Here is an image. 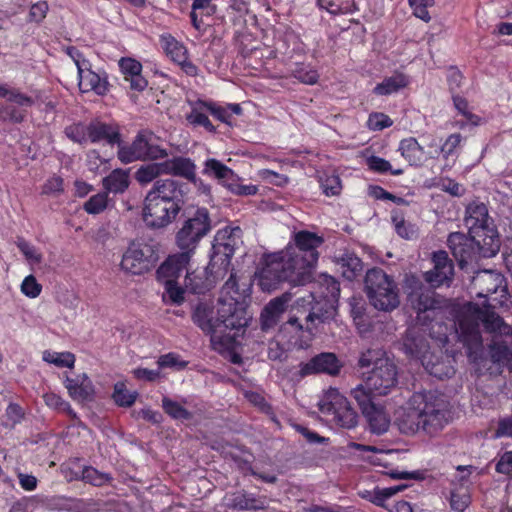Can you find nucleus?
<instances>
[{
    "label": "nucleus",
    "instance_id": "nucleus-1",
    "mask_svg": "<svg viewBox=\"0 0 512 512\" xmlns=\"http://www.w3.org/2000/svg\"><path fill=\"white\" fill-rule=\"evenodd\" d=\"M323 243V236L300 230L293 233L283 250L264 254L261 258L262 267L257 272L261 290L272 292L284 282L293 287L312 282L319 259L318 249Z\"/></svg>",
    "mask_w": 512,
    "mask_h": 512
},
{
    "label": "nucleus",
    "instance_id": "nucleus-2",
    "mask_svg": "<svg viewBox=\"0 0 512 512\" xmlns=\"http://www.w3.org/2000/svg\"><path fill=\"white\" fill-rule=\"evenodd\" d=\"M451 419L450 403L435 391L414 393L395 420L402 434L435 436Z\"/></svg>",
    "mask_w": 512,
    "mask_h": 512
},
{
    "label": "nucleus",
    "instance_id": "nucleus-3",
    "mask_svg": "<svg viewBox=\"0 0 512 512\" xmlns=\"http://www.w3.org/2000/svg\"><path fill=\"white\" fill-rule=\"evenodd\" d=\"M456 324L459 341L466 348L470 357L482 348L480 324H483L485 331L492 333L501 331L504 321L490 308H482L477 303L468 302L457 312Z\"/></svg>",
    "mask_w": 512,
    "mask_h": 512
},
{
    "label": "nucleus",
    "instance_id": "nucleus-4",
    "mask_svg": "<svg viewBox=\"0 0 512 512\" xmlns=\"http://www.w3.org/2000/svg\"><path fill=\"white\" fill-rule=\"evenodd\" d=\"M447 246L461 269L481 258H491L500 249V242L493 238L478 237L472 233L451 232Z\"/></svg>",
    "mask_w": 512,
    "mask_h": 512
},
{
    "label": "nucleus",
    "instance_id": "nucleus-5",
    "mask_svg": "<svg viewBox=\"0 0 512 512\" xmlns=\"http://www.w3.org/2000/svg\"><path fill=\"white\" fill-rule=\"evenodd\" d=\"M246 296L245 291L239 290L236 274L232 271L221 289L218 300L220 321L229 330H239L247 325Z\"/></svg>",
    "mask_w": 512,
    "mask_h": 512
},
{
    "label": "nucleus",
    "instance_id": "nucleus-6",
    "mask_svg": "<svg viewBox=\"0 0 512 512\" xmlns=\"http://www.w3.org/2000/svg\"><path fill=\"white\" fill-rule=\"evenodd\" d=\"M411 308L416 312V322L429 328L430 335L438 342L448 340V326L443 322L444 310L436 294L426 289L422 293L408 300Z\"/></svg>",
    "mask_w": 512,
    "mask_h": 512
},
{
    "label": "nucleus",
    "instance_id": "nucleus-7",
    "mask_svg": "<svg viewBox=\"0 0 512 512\" xmlns=\"http://www.w3.org/2000/svg\"><path fill=\"white\" fill-rule=\"evenodd\" d=\"M364 288L371 305L379 311L391 312L400 304L397 283L379 267L366 272Z\"/></svg>",
    "mask_w": 512,
    "mask_h": 512
},
{
    "label": "nucleus",
    "instance_id": "nucleus-8",
    "mask_svg": "<svg viewBox=\"0 0 512 512\" xmlns=\"http://www.w3.org/2000/svg\"><path fill=\"white\" fill-rule=\"evenodd\" d=\"M317 297L314 292H310L307 298H299L292 308L297 314H305V329L310 334H314L321 324L333 319L338 304L327 298Z\"/></svg>",
    "mask_w": 512,
    "mask_h": 512
},
{
    "label": "nucleus",
    "instance_id": "nucleus-9",
    "mask_svg": "<svg viewBox=\"0 0 512 512\" xmlns=\"http://www.w3.org/2000/svg\"><path fill=\"white\" fill-rule=\"evenodd\" d=\"M319 410L330 417V421L338 427L351 429L358 423V414L336 388H330L325 392L319 402Z\"/></svg>",
    "mask_w": 512,
    "mask_h": 512
},
{
    "label": "nucleus",
    "instance_id": "nucleus-10",
    "mask_svg": "<svg viewBox=\"0 0 512 512\" xmlns=\"http://www.w3.org/2000/svg\"><path fill=\"white\" fill-rule=\"evenodd\" d=\"M397 367L388 359H377L374 367L365 379L363 384H359L355 389H362L370 397L384 396L398 383Z\"/></svg>",
    "mask_w": 512,
    "mask_h": 512
},
{
    "label": "nucleus",
    "instance_id": "nucleus-11",
    "mask_svg": "<svg viewBox=\"0 0 512 512\" xmlns=\"http://www.w3.org/2000/svg\"><path fill=\"white\" fill-rule=\"evenodd\" d=\"M159 260L158 248L146 242H132L122 256L120 267L126 273L143 275Z\"/></svg>",
    "mask_w": 512,
    "mask_h": 512
},
{
    "label": "nucleus",
    "instance_id": "nucleus-12",
    "mask_svg": "<svg viewBox=\"0 0 512 512\" xmlns=\"http://www.w3.org/2000/svg\"><path fill=\"white\" fill-rule=\"evenodd\" d=\"M211 230V219L206 208H198L194 215L188 218L177 232L178 247L190 255L194 252L199 241Z\"/></svg>",
    "mask_w": 512,
    "mask_h": 512
},
{
    "label": "nucleus",
    "instance_id": "nucleus-13",
    "mask_svg": "<svg viewBox=\"0 0 512 512\" xmlns=\"http://www.w3.org/2000/svg\"><path fill=\"white\" fill-rule=\"evenodd\" d=\"M351 396L356 400L372 433L382 435L390 426V416L385 407L374 402L362 389H353Z\"/></svg>",
    "mask_w": 512,
    "mask_h": 512
},
{
    "label": "nucleus",
    "instance_id": "nucleus-14",
    "mask_svg": "<svg viewBox=\"0 0 512 512\" xmlns=\"http://www.w3.org/2000/svg\"><path fill=\"white\" fill-rule=\"evenodd\" d=\"M464 224L469 233L478 237L493 238L500 242L494 221L489 216L487 206L484 203L472 201L466 206Z\"/></svg>",
    "mask_w": 512,
    "mask_h": 512
},
{
    "label": "nucleus",
    "instance_id": "nucleus-15",
    "mask_svg": "<svg viewBox=\"0 0 512 512\" xmlns=\"http://www.w3.org/2000/svg\"><path fill=\"white\" fill-rule=\"evenodd\" d=\"M235 253V243L227 231H218L212 243L208 268L216 277H225L230 270L231 259Z\"/></svg>",
    "mask_w": 512,
    "mask_h": 512
},
{
    "label": "nucleus",
    "instance_id": "nucleus-16",
    "mask_svg": "<svg viewBox=\"0 0 512 512\" xmlns=\"http://www.w3.org/2000/svg\"><path fill=\"white\" fill-rule=\"evenodd\" d=\"M147 193L144 200L143 220L152 228H163L170 224L179 214L181 208L170 202L159 201Z\"/></svg>",
    "mask_w": 512,
    "mask_h": 512
},
{
    "label": "nucleus",
    "instance_id": "nucleus-17",
    "mask_svg": "<svg viewBox=\"0 0 512 512\" xmlns=\"http://www.w3.org/2000/svg\"><path fill=\"white\" fill-rule=\"evenodd\" d=\"M427 337L438 341L430 335L428 327L418 323L408 327L402 343L405 354L411 358L419 359L421 362L426 360L430 356V346Z\"/></svg>",
    "mask_w": 512,
    "mask_h": 512
},
{
    "label": "nucleus",
    "instance_id": "nucleus-18",
    "mask_svg": "<svg viewBox=\"0 0 512 512\" xmlns=\"http://www.w3.org/2000/svg\"><path fill=\"white\" fill-rule=\"evenodd\" d=\"M433 268L423 273V279L432 287L449 286L454 277V264L448 253L439 250L432 255Z\"/></svg>",
    "mask_w": 512,
    "mask_h": 512
},
{
    "label": "nucleus",
    "instance_id": "nucleus-19",
    "mask_svg": "<svg viewBox=\"0 0 512 512\" xmlns=\"http://www.w3.org/2000/svg\"><path fill=\"white\" fill-rule=\"evenodd\" d=\"M341 367L342 364L334 353L322 352L307 362H301L298 374L301 378L319 373L335 376L339 374Z\"/></svg>",
    "mask_w": 512,
    "mask_h": 512
},
{
    "label": "nucleus",
    "instance_id": "nucleus-20",
    "mask_svg": "<svg viewBox=\"0 0 512 512\" xmlns=\"http://www.w3.org/2000/svg\"><path fill=\"white\" fill-rule=\"evenodd\" d=\"M184 183H180L174 179H159L153 184L152 189L148 192L152 198H159V201L170 202V204L182 207L184 203Z\"/></svg>",
    "mask_w": 512,
    "mask_h": 512
},
{
    "label": "nucleus",
    "instance_id": "nucleus-21",
    "mask_svg": "<svg viewBox=\"0 0 512 512\" xmlns=\"http://www.w3.org/2000/svg\"><path fill=\"white\" fill-rule=\"evenodd\" d=\"M191 255L181 250L180 253L170 255L157 269L156 277L161 283L167 279L176 281L187 270Z\"/></svg>",
    "mask_w": 512,
    "mask_h": 512
},
{
    "label": "nucleus",
    "instance_id": "nucleus-22",
    "mask_svg": "<svg viewBox=\"0 0 512 512\" xmlns=\"http://www.w3.org/2000/svg\"><path fill=\"white\" fill-rule=\"evenodd\" d=\"M292 300V293L284 292L278 297L271 299L263 308L260 315L262 330H268L277 325L281 315L286 311Z\"/></svg>",
    "mask_w": 512,
    "mask_h": 512
},
{
    "label": "nucleus",
    "instance_id": "nucleus-23",
    "mask_svg": "<svg viewBox=\"0 0 512 512\" xmlns=\"http://www.w3.org/2000/svg\"><path fill=\"white\" fill-rule=\"evenodd\" d=\"M78 77V85L82 93L94 92L98 96H103L109 92L107 78L93 72L90 64L81 63L79 65Z\"/></svg>",
    "mask_w": 512,
    "mask_h": 512
},
{
    "label": "nucleus",
    "instance_id": "nucleus-24",
    "mask_svg": "<svg viewBox=\"0 0 512 512\" xmlns=\"http://www.w3.org/2000/svg\"><path fill=\"white\" fill-rule=\"evenodd\" d=\"M488 360L491 363L489 369L496 373H503L504 370L512 372V350L503 340H493L487 348Z\"/></svg>",
    "mask_w": 512,
    "mask_h": 512
},
{
    "label": "nucleus",
    "instance_id": "nucleus-25",
    "mask_svg": "<svg viewBox=\"0 0 512 512\" xmlns=\"http://www.w3.org/2000/svg\"><path fill=\"white\" fill-rule=\"evenodd\" d=\"M223 278L216 277V273L211 272L207 266L203 270L187 272L185 286L193 294H205L215 287L217 281Z\"/></svg>",
    "mask_w": 512,
    "mask_h": 512
},
{
    "label": "nucleus",
    "instance_id": "nucleus-26",
    "mask_svg": "<svg viewBox=\"0 0 512 512\" xmlns=\"http://www.w3.org/2000/svg\"><path fill=\"white\" fill-rule=\"evenodd\" d=\"M191 111L186 114V121L194 127H204L208 132L215 133L216 127L209 120L211 114L210 101H204L201 98L188 100Z\"/></svg>",
    "mask_w": 512,
    "mask_h": 512
},
{
    "label": "nucleus",
    "instance_id": "nucleus-27",
    "mask_svg": "<svg viewBox=\"0 0 512 512\" xmlns=\"http://www.w3.org/2000/svg\"><path fill=\"white\" fill-rule=\"evenodd\" d=\"M503 283V275L493 270L480 271L474 278V286L479 290L478 296L484 298L497 293L499 289L505 290Z\"/></svg>",
    "mask_w": 512,
    "mask_h": 512
},
{
    "label": "nucleus",
    "instance_id": "nucleus-28",
    "mask_svg": "<svg viewBox=\"0 0 512 512\" xmlns=\"http://www.w3.org/2000/svg\"><path fill=\"white\" fill-rule=\"evenodd\" d=\"M119 67L124 74L125 82L129 84L131 90L143 92L148 82L141 74L142 64L132 58H121L119 60Z\"/></svg>",
    "mask_w": 512,
    "mask_h": 512
},
{
    "label": "nucleus",
    "instance_id": "nucleus-29",
    "mask_svg": "<svg viewBox=\"0 0 512 512\" xmlns=\"http://www.w3.org/2000/svg\"><path fill=\"white\" fill-rule=\"evenodd\" d=\"M213 310L204 303H199L193 313L192 320L205 334L213 335L218 330L227 329L220 321V315L217 313V318L212 317Z\"/></svg>",
    "mask_w": 512,
    "mask_h": 512
},
{
    "label": "nucleus",
    "instance_id": "nucleus-30",
    "mask_svg": "<svg viewBox=\"0 0 512 512\" xmlns=\"http://www.w3.org/2000/svg\"><path fill=\"white\" fill-rule=\"evenodd\" d=\"M164 174L182 177L190 182L196 180V165L187 157L175 156L163 161Z\"/></svg>",
    "mask_w": 512,
    "mask_h": 512
},
{
    "label": "nucleus",
    "instance_id": "nucleus-31",
    "mask_svg": "<svg viewBox=\"0 0 512 512\" xmlns=\"http://www.w3.org/2000/svg\"><path fill=\"white\" fill-rule=\"evenodd\" d=\"M32 103V98H8V101L0 107V119L20 123L26 115L25 107L31 106Z\"/></svg>",
    "mask_w": 512,
    "mask_h": 512
},
{
    "label": "nucleus",
    "instance_id": "nucleus-32",
    "mask_svg": "<svg viewBox=\"0 0 512 512\" xmlns=\"http://www.w3.org/2000/svg\"><path fill=\"white\" fill-rule=\"evenodd\" d=\"M146 135V131L139 132L130 145H123L122 141L120 142L117 156L123 164H129L138 160L142 161L146 145Z\"/></svg>",
    "mask_w": 512,
    "mask_h": 512
},
{
    "label": "nucleus",
    "instance_id": "nucleus-33",
    "mask_svg": "<svg viewBox=\"0 0 512 512\" xmlns=\"http://www.w3.org/2000/svg\"><path fill=\"white\" fill-rule=\"evenodd\" d=\"M63 384L69 396L77 401L88 399L92 391L91 381L85 373L78 374L75 377L65 374Z\"/></svg>",
    "mask_w": 512,
    "mask_h": 512
},
{
    "label": "nucleus",
    "instance_id": "nucleus-34",
    "mask_svg": "<svg viewBox=\"0 0 512 512\" xmlns=\"http://www.w3.org/2000/svg\"><path fill=\"white\" fill-rule=\"evenodd\" d=\"M336 264L342 276L349 281L355 280L363 271V262L354 252L345 251L336 258Z\"/></svg>",
    "mask_w": 512,
    "mask_h": 512
},
{
    "label": "nucleus",
    "instance_id": "nucleus-35",
    "mask_svg": "<svg viewBox=\"0 0 512 512\" xmlns=\"http://www.w3.org/2000/svg\"><path fill=\"white\" fill-rule=\"evenodd\" d=\"M88 137L92 143L106 140L111 145L118 144L119 146L121 142V135L118 129L101 122L88 125Z\"/></svg>",
    "mask_w": 512,
    "mask_h": 512
},
{
    "label": "nucleus",
    "instance_id": "nucleus-36",
    "mask_svg": "<svg viewBox=\"0 0 512 512\" xmlns=\"http://www.w3.org/2000/svg\"><path fill=\"white\" fill-rule=\"evenodd\" d=\"M129 184L130 178L128 171L120 168L112 170L102 180L104 191L107 192V194H122L128 189Z\"/></svg>",
    "mask_w": 512,
    "mask_h": 512
},
{
    "label": "nucleus",
    "instance_id": "nucleus-37",
    "mask_svg": "<svg viewBox=\"0 0 512 512\" xmlns=\"http://www.w3.org/2000/svg\"><path fill=\"white\" fill-rule=\"evenodd\" d=\"M316 284L318 285L319 291L314 293L318 294V298H327L332 302H338L340 297V283L335 277L327 273H321L318 275Z\"/></svg>",
    "mask_w": 512,
    "mask_h": 512
},
{
    "label": "nucleus",
    "instance_id": "nucleus-38",
    "mask_svg": "<svg viewBox=\"0 0 512 512\" xmlns=\"http://www.w3.org/2000/svg\"><path fill=\"white\" fill-rule=\"evenodd\" d=\"M422 365L430 375L438 379L451 378L455 374L450 361L445 362L432 354L426 360H422Z\"/></svg>",
    "mask_w": 512,
    "mask_h": 512
},
{
    "label": "nucleus",
    "instance_id": "nucleus-39",
    "mask_svg": "<svg viewBox=\"0 0 512 512\" xmlns=\"http://www.w3.org/2000/svg\"><path fill=\"white\" fill-rule=\"evenodd\" d=\"M454 106L458 113L464 117V120H455L454 126L460 129L466 125L478 126L482 122V118L474 114L469 106L467 98H453Z\"/></svg>",
    "mask_w": 512,
    "mask_h": 512
},
{
    "label": "nucleus",
    "instance_id": "nucleus-40",
    "mask_svg": "<svg viewBox=\"0 0 512 512\" xmlns=\"http://www.w3.org/2000/svg\"><path fill=\"white\" fill-rule=\"evenodd\" d=\"M409 83V79L402 73H395L385 78L380 84L374 88V92L379 95H387L399 93Z\"/></svg>",
    "mask_w": 512,
    "mask_h": 512
},
{
    "label": "nucleus",
    "instance_id": "nucleus-41",
    "mask_svg": "<svg viewBox=\"0 0 512 512\" xmlns=\"http://www.w3.org/2000/svg\"><path fill=\"white\" fill-rule=\"evenodd\" d=\"M229 505L233 509L240 511L259 510L264 508V503L260 498L244 491L234 493L230 499Z\"/></svg>",
    "mask_w": 512,
    "mask_h": 512
},
{
    "label": "nucleus",
    "instance_id": "nucleus-42",
    "mask_svg": "<svg viewBox=\"0 0 512 512\" xmlns=\"http://www.w3.org/2000/svg\"><path fill=\"white\" fill-rule=\"evenodd\" d=\"M399 151L411 165L417 166L422 161L424 153L423 148L413 137L401 140L399 144Z\"/></svg>",
    "mask_w": 512,
    "mask_h": 512
},
{
    "label": "nucleus",
    "instance_id": "nucleus-43",
    "mask_svg": "<svg viewBox=\"0 0 512 512\" xmlns=\"http://www.w3.org/2000/svg\"><path fill=\"white\" fill-rule=\"evenodd\" d=\"M406 215L405 210L395 208L391 211V222L398 236L410 240L414 237L415 231L413 225L406 221Z\"/></svg>",
    "mask_w": 512,
    "mask_h": 512
},
{
    "label": "nucleus",
    "instance_id": "nucleus-44",
    "mask_svg": "<svg viewBox=\"0 0 512 512\" xmlns=\"http://www.w3.org/2000/svg\"><path fill=\"white\" fill-rule=\"evenodd\" d=\"M406 488L405 485H398L393 487H387V488H379L376 487L373 491H365L362 494V497L370 501L371 503L384 507L385 502L397 494L399 491H402Z\"/></svg>",
    "mask_w": 512,
    "mask_h": 512
},
{
    "label": "nucleus",
    "instance_id": "nucleus-45",
    "mask_svg": "<svg viewBox=\"0 0 512 512\" xmlns=\"http://www.w3.org/2000/svg\"><path fill=\"white\" fill-rule=\"evenodd\" d=\"M75 478H80L82 481L97 487L104 486L113 480L110 474L100 472L91 466H84L80 474H75Z\"/></svg>",
    "mask_w": 512,
    "mask_h": 512
},
{
    "label": "nucleus",
    "instance_id": "nucleus-46",
    "mask_svg": "<svg viewBox=\"0 0 512 512\" xmlns=\"http://www.w3.org/2000/svg\"><path fill=\"white\" fill-rule=\"evenodd\" d=\"M162 408L173 420L189 421L193 418L192 412L188 411L180 403L167 396L162 398Z\"/></svg>",
    "mask_w": 512,
    "mask_h": 512
},
{
    "label": "nucleus",
    "instance_id": "nucleus-47",
    "mask_svg": "<svg viewBox=\"0 0 512 512\" xmlns=\"http://www.w3.org/2000/svg\"><path fill=\"white\" fill-rule=\"evenodd\" d=\"M43 361L53 364L56 367L63 368H73L76 358L75 355L71 352H55L50 350H45L43 352Z\"/></svg>",
    "mask_w": 512,
    "mask_h": 512
},
{
    "label": "nucleus",
    "instance_id": "nucleus-48",
    "mask_svg": "<svg viewBox=\"0 0 512 512\" xmlns=\"http://www.w3.org/2000/svg\"><path fill=\"white\" fill-rule=\"evenodd\" d=\"M138 397V392L133 391L130 392L127 390L125 383L117 382L114 385V390L112 393V399L115 404L119 407H131Z\"/></svg>",
    "mask_w": 512,
    "mask_h": 512
},
{
    "label": "nucleus",
    "instance_id": "nucleus-49",
    "mask_svg": "<svg viewBox=\"0 0 512 512\" xmlns=\"http://www.w3.org/2000/svg\"><path fill=\"white\" fill-rule=\"evenodd\" d=\"M43 400L48 407L63 412L72 419L77 418V413L70 403L65 401L60 395L54 392H46L43 394Z\"/></svg>",
    "mask_w": 512,
    "mask_h": 512
},
{
    "label": "nucleus",
    "instance_id": "nucleus-50",
    "mask_svg": "<svg viewBox=\"0 0 512 512\" xmlns=\"http://www.w3.org/2000/svg\"><path fill=\"white\" fill-rule=\"evenodd\" d=\"M112 200L109 198L107 192H99L92 195L84 204L83 210L90 215H97L106 210Z\"/></svg>",
    "mask_w": 512,
    "mask_h": 512
},
{
    "label": "nucleus",
    "instance_id": "nucleus-51",
    "mask_svg": "<svg viewBox=\"0 0 512 512\" xmlns=\"http://www.w3.org/2000/svg\"><path fill=\"white\" fill-rule=\"evenodd\" d=\"M162 45L166 54L175 63H183L187 56L186 48L171 36L162 38Z\"/></svg>",
    "mask_w": 512,
    "mask_h": 512
},
{
    "label": "nucleus",
    "instance_id": "nucleus-52",
    "mask_svg": "<svg viewBox=\"0 0 512 512\" xmlns=\"http://www.w3.org/2000/svg\"><path fill=\"white\" fill-rule=\"evenodd\" d=\"M164 174L163 162L150 163L141 166L135 173V179L140 184H148L155 180L158 176Z\"/></svg>",
    "mask_w": 512,
    "mask_h": 512
},
{
    "label": "nucleus",
    "instance_id": "nucleus-53",
    "mask_svg": "<svg viewBox=\"0 0 512 512\" xmlns=\"http://www.w3.org/2000/svg\"><path fill=\"white\" fill-rule=\"evenodd\" d=\"M163 284L165 286V293L163 294L165 303L180 305L184 302L185 290L178 285L177 280L167 279Z\"/></svg>",
    "mask_w": 512,
    "mask_h": 512
},
{
    "label": "nucleus",
    "instance_id": "nucleus-54",
    "mask_svg": "<svg viewBox=\"0 0 512 512\" xmlns=\"http://www.w3.org/2000/svg\"><path fill=\"white\" fill-rule=\"evenodd\" d=\"M402 287L407 301L426 290L422 277L414 273L405 274Z\"/></svg>",
    "mask_w": 512,
    "mask_h": 512
},
{
    "label": "nucleus",
    "instance_id": "nucleus-55",
    "mask_svg": "<svg viewBox=\"0 0 512 512\" xmlns=\"http://www.w3.org/2000/svg\"><path fill=\"white\" fill-rule=\"evenodd\" d=\"M73 500L65 496H53L47 499V507L58 511H71L76 509L78 512H87L84 509V502L78 501V504L73 507Z\"/></svg>",
    "mask_w": 512,
    "mask_h": 512
},
{
    "label": "nucleus",
    "instance_id": "nucleus-56",
    "mask_svg": "<svg viewBox=\"0 0 512 512\" xmlns=\"http://www.w3.org/2000/svg\"><path fill=\"white\" fill-rule=\"evenodd\" d=\"M203 172L205 174H213L219 180L229 179L233 175L231 168L214 158H210L205 162Z\"/></svg>",
    "mask_w": 512,
    "mask_h": 512
},
{
    "label": "nucleus",
    "instance_id": "nucleus-57",
    "mask_svg": "<svg viewBox=\"0 0 512 512\" xmlns=\"http://www.w3.org/2000/svg\"><path fill=\"white\" fill-rule=\"evenodd\" d=\"M494 462L496 473L512 479V450L498 452Z\"/></svg>",
    "mask_w": 512,
    "mask_h": 512
},
{
    "label": "nucleus",
    "instance_id": "nucleus-58",
    "mask_svg": "<svg viewBox=\"0 0 512 512\" xmlns=\"http://www.w3.org/2000/svg\"><path fill=\"white\" fill-rule=\"evenodd\" d=\"M366 163L369 170L380 174L390 172L391 175H401L403 173L401 169L392 170L390 162L379 156L368 157Z\"/></svg>",
    "mask_w": 512,
    "mask_h": 512
},
{
    "label": "nucleus",
    "instance_id": "nucleus-59",
    "mask_svg": "<svg viewBox=\"0 0 512 512\" xmlns=\"http://www.w3.org/2000/svg\"><path fill=\"white\" fill-rule=\"evenodd\" d=\"M157 364L160 368H172L177 371H182L188 366L189 362L183 360L179 354L169 352L161 355L158 358Z\"/></svg>",
    "mask_w": 512,
    "mask_h": 512
},
{
    "label": "nucleus",
    "instance_id": "nucleus-60",
    "mask_svg": "<svg viewBox=\"0 0 512 512\" xmlns=\"http://www.w3.org/2000/svg\"><path fill=\"white\" fill-rule=\"evenodd\" d=\"M16 246L28 262L32 264H39L42 262V254L34 245L26 241L24 238H18Z\"/></svg>",
    "mask_w": 512,
    "mask_h": 512
},
{
    "label": "nucleus",
    "instance_id": "nucleus-61",
    "mask_svg": "<svg viewBox=\"0 0 512 512\" xmlns=\"http://www.w3.org/2000/svg\"><path fill=\"white\" fill-rule=\"evenodd\" d=\"M64 192V179L59 175L49 177L43 184L41 194L59 196Z\"/></svg>",
    "mask_w": 512,
    "mask_h": 512
},
{
    "label": "nucleus",
    "instance_id": "nucleus-62",
    "mask_svg": "<svg viewBox=\"0 0 512 512\" xmlns=\"http://www.w3.org/2000/svg\"><path fill=\"white\" fill-rule=\"evenodd\" d=\"M143 154L142 161L164 159L168 156V152L165 148L151 143V134L148 132L146 135V145Z\"/></svg>",
    "mask_w": 512,
    "mask_h": 512
},
{
    "label": "nucleus",
    "instance_id": "nucleus-63",
    "mask_svg": "<svg viewBox=\"0 0 512 512\" xmlns=\"http://www.w3.org/2000/svg\"><path fill=\"white\" fill-rule=\"evenodd\" d=\"M66 136L73 142L84 144L89 140L88 126L82 123H76L65 128Z\"/></svg>",
    "mask_w": 512,
    "mask_h": 512
},
{
    "label": "nucleus",
    "instance_id": "nucleus-64",
    "mask_svg": "<svg viewBox=\"0 0 512 512\" xmlns=\"http://www.w3.org/2000/svg\"><path fill=\"white\" fill-rule=\"evenodd\" d=\"M393 125L392 119L380 112H373L369 115L367 120V126L372 131H381L385 128H389Z\"/></svg>",
    "mask_w": 512,
    "mask_h": 512
}]
</instances>
